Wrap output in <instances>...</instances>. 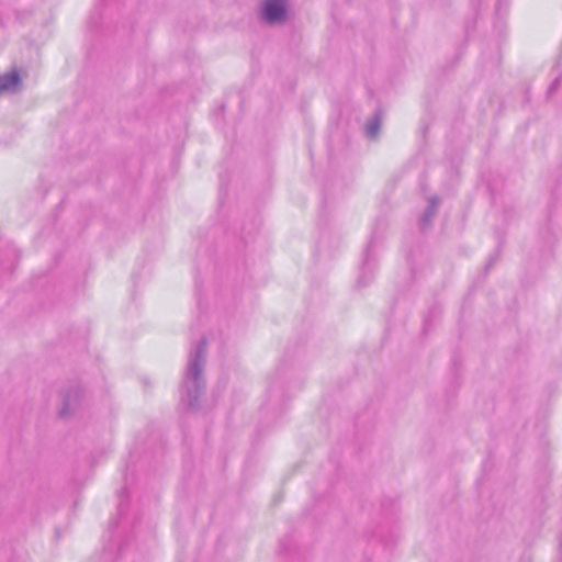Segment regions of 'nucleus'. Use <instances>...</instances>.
<instances>
[{
  "instance_id": "7ed1b4c3",
  "label": "nucleus",
  "mask_w": 562,
  "mask_h": 562,
  "mask_svg": "<svg viewBox=\"0 0 562 562\" xmlns=\"http://www.w3.org/2000/svg\"><path fill=\"white\" fill-rule=\"evenodd\" d=\"M379 131V125L378 123H374V124H371L368 128V133L371 135V136H375L376 133Z\"/></svg>"
},
{
  "instance_id": "f03ea898",
  "label": "nucleus",
  "mask_w": 562,
  "mask_h": 562,
  "mask_svg": "<svg viewBox=\"0 0 562 562\" xmlns=\"http://www.w3.org/2000/svg\"><path fill=\"white\" fill-rule=\"evenodd\" d=\"M20 83L18 74L12 72L0 77V93L8 90H14Z\"/></svg>"
},
{
  "instance_id": "f257e3e1",
  "label": "nucleus",
  "mask_w": 562,
  "mask_h": 562,
  "mask_svg": "<svg viewBox=\"0 0 562 562\" xmlns=\"http://www.w3.org/2000/svg\"><path fill=\"white\" fill-rule=\"evenodd\" d=\"M265 19L270 22H281L285 16V7L282 0H267L263 9Z\"/></svg>"
}]
</instances>
